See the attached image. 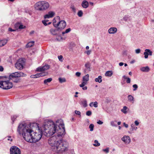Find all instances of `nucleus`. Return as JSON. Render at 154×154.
<instances>
[{
	"mask_svg": "<svg viewBox=\"0 0 154 154\" xmlns=\"http://www.w3.org/2000/svg\"><path fill=\"white\" fill-rule=\"evenodd\" d=\"M56 124L52 121L45 122L41 127L43 134L46 137L57 134L48 139V144L57 152L62 153L67 150L68 143L62 140V137L65 134L64 125L63 121L60 119L56 121Z\"/></svg>",
	"mask_w": 154,
	"mask_h": 154,
	"instance_id": "f257e3e1",
	"label": "nucleus"
},
{
	"mask_svg": "<svg viewBox=\"0 0 154 154\" xmlns=\"http://www.w3.org/2000/svg\"><path fill=\"white\" fill-rule=\"evenodd\" d=\"M19 134L22 135L24 139L30 143H35L42 138L43 131L36 123L20 124L18 127Z\"/></svg>",
	"mask_w": 154,
	"mask_h": 154,
	"instance_id": "f03ea898",
	"label": "nucleus"
},
{
	"mask_svg": "<svg viewBox=\"0 0 154 154\" xmlns=\"http://www.w3.org/2000/svg\"><path fill=\"white\" fill-rule=\"evenodd\" d=\"M49 3L45 1L38 2L34 5L35 9L39 11H43L46 10L49 8Z\"/></svg>",
	"mask_w": 154,
	"mask_h": 154,
	"instance_id": "7ed1b4c3",
	"label": "nucleus"
},
{
	"mask_svg": "<svg viewBox=\"0 0 154 154\" xmlns=\"http://www.w3.org/2000/svg\"><path fill=\"white\" fill-rule=\"evenodd\" d=\"M49 68H37L35 71L40 72V73L35 75H32L30 77L32 78H36L41 76H44L47 75L48 73L46 71L48 70Z\"/></svg>",
	"mask_w": 154,
	"mask_h": 154,
	"instance_id": "20e7f679",
	"label": "nucleus"
},
{
	"mask_svg": "<svg viewBox=\"0 0 154 154\" xmlns=\"http://www.w3.org/2000/svg\"><path fill=\"white\" fill-rule=\"evenodd\" d=\"M10 80L6 79V80L0 81V87L4 89H8L11 88L13 85L11 82H9Z\"/></svg>",
	"mask_w": 154,
	"mask_h": 154,
	"instance_id": "39448f33",
	"label": "nucleus"
},
{
	"mask_svg": "<svg viewBox=\"0 0 154 154\" xmlns=\"http://www.w3.org/2000/svg\"><path fill=\"white\" fill-rule=\"evenodd\" d=\"M26 75L23 72H16L11 74L8 77V79H11L18 78L20 76H25Z\"/></svg>",
	"mask_w": 154,
	"mask_h": 154,
	"instance_id": "423d86ee",
	"label": "nucleus"
},
{
	"mask_svg": "<svg viewBox=\"0 0 154 154\" xmlns=\"http://www.w3.org/2000/svg\"><path fill=\"white\" fill-rule=\"evenodd\" d=\"M25 60L23 58L19 59L15 64L16 67H23L25 65Z\"/></svg>",
	"mask_w": 154,
	"mask_h": 154,
	"instance_id": "0eeeda50",
	"label": "nucleus"
},
{
	"mask_svg": "<svg viewBox=\"0 0 154 154\" xmlns=\"http://www.w3.org/2000/svg\"><path fill=\"white\" fill-rule=\"evenodd\" d=\"M11 154H20V149L16 146H13L10 149Z\"/></svg>",
	"mask_w": 154,
	"mask_h": 154,
	"instance_id": "6e6552de",
	"label": "nucleus"
},
{
	"mask_svg": "<svg viewBox=\"0 0 154 154\" xmlns=\"http://www.w3.org/2000/svg\"><path fill=\"white\" fill-rule=\"evenodd\" d=\"M121 140L123 141L125 144H128L131 142V139L129 136H124L121 138Z\"/></svg>",
	"mask_w": 154,
	"mask_h": 154,
	"instance_id": "1a4fd4ad",
	"label": "nucleus"
},
{
	"mask_svg": "<svg viewBox=\"0 0 154 154\" xmlns=\"http://www.w3.org/2000/svg\"><path fill=\"white\" fill-rule=\"evenodd\" d=\"M58 27L59 26V29H64L66 26V23L64 20H61L59 21L57 23Z\"/></svg>",
	"mask_w": 154,
	"mask_h": 154,
	"instance_id": "9d476101",
	"label": "nucleus"
},
{
	"mask_svg": "<svg viewBox=\"0 0 154 154\" xmlns=\"http://www.w3.org/2000/svg\"><path fill=\"white\" fill-rule=\"evenodd\" d=\"M54 12L52 11L49 12L47 14L44 15V17L45 19L53 17L55 15Z\"/></svg>",
	"mask_w": 154,
	"mask_h": 154,
	"instance_id": "9b49d317",
	"label": "nucleus"
},
{
	"mask_svg": "<svg viewBox=\"0 0 154 154\" xmlns=\"http://www.w3.org/2000/svg\"><path fill=\"white\" fill-rule=\"evenodd\" d=\"M152 51H151L149 49H146L145 51L143 53L144 55V57L145 58H147L148 57V55H152Z\"/></svg>",
	"mask_w": 154,
	"mask_h": 154,
	"instance_id": "f8f14e48",
	"label": "nucleus"
},
{
	"mask_svg": "<svg viewBox=\"0 0 154 154\" xmlns=\"http://www.w3.org/2000/svg\"><path fill=\"white\" fill-rule=\"evenodd\" d=\"M117 30L116 27H111L108 29V32L110 34H114L116 32Z\"/></svg>",
	"mask_w": 154,
	"mask_h": 154,
	"instance_id": "ddd939ff",
	"label": "nucleus"
},
{
	"mask_svg": "<svg viewBox=\"0 0 154 154\" xmlns=\"http://www.w3.org/2000/svg\"><path fill=\"white\" fill-rule=\"evenodd\" d=\"M81 5L82 7L84 8H88L89 6V3L88 1L86 0H83L82 2Z\"/></svg>",
	"mask_w": 154,
	"mask_h": 154,
	"instance_id": "4468645a",
	"label": "nucleus"
},
{
	"mask_svg": "<svg viewBox=\"0 0 154 154\" xmlns=\"http://www.w3.org/2000/svg\"><path fill=\"white\" fill-rule=\"evenodd\" d=\"M79 103L84 107H86L88 106L87 100L85 99H83L81 101L79 102Z\"/></svg>",
	"mask_w": 154,
	"mask_h": 154,
	"instance_id": "2eb2a0df",
	"label": "nucleus"
},
{
	"mask_svg": "<svg viewBox=\"0 0 154 154\" xmlns=\"http://www.w3.org/2000/svg\"><path fill=\"white\" fill-rule=\"evenodd\" d=\"M58 31V29H51L50 30V32L53 35H57V33Z\"/></svg>",
	"mask_w": 154,
	"mask_h": 154,
	"instance_id": "dca6fc26",
	"label": "nucleus"
},
{
	"mask_svg": "<svg viewBox=\"0 0 154 154\" xmlns=\"http://www.w3.org/2000/svg\"><path fill=\"white\" fill-rule=\"evenodd\" d=\"M98 103L97 101H95L94 102H91L89 104V106L91 107L94 106L95 108H97L98 107Z\"/></svg>",
	"mask_w": 154,
	"mask_h": 154,
	"instance_id": "f3484780",
	"label": "nucleus"
},
{
	"mask_svg": "<svg viewBox=\"0 0 154 154\" xmlns=\"http://www.w3.org/2000/svg\"><path fill=\"white\" fill-rule=\"evenodd\" d=\"M8 42L7 40L4 39L0 41V47H2L6 44Z\"/></svg>",
	"mask_w": 154,
	"mask_h": 154,
	"instance_id": "a211bd4d",
	"label": "nucleus"
},
{
	"mask_svg": "<svg viewBox=\"0 0 154 154\" xmlns=\"http://www.w3.org/2000/svg\"><path fill=\"white\" fill-rule=\"evenodd\" d=\"M102 76L99 75L97 78H95V81L96 82H98L99 83H100L102 82Z\"/></svg>",
	"mask_w": 154,
	"mask_h": 154,
	"instance_id": "6ab92c4d",
	"label": "nucleus"
},
{
	"mask_svg": "<svg viewBox=\"0 0 154 154\" xmlns=\"http://www.w3.org/2000/svg\"><path fill=\"white\" fill-rule=\"evenodd\" d=\"M131 128L130 130L131 131H136L137 129V128L136 127L135 125L134 124H131Z\"/></svg>",
	"mask_w": 154,
	"mask_h": 154,
	"instance_id": "aec40b11",
	"label": "nucleus"
},
{
	"mask_svg": "<svg viewBox=\"0 0 154 154\" xmlns=\"http://www.w3.org/2000/svg\"><path fill=\"white\" fill-rule=\"evenodd\" d=\"M113 74L112 71H108L106 72L105 75L106 76L110 77Z\"/></svg>",
	"mask_w": 154,
	"mask_h": 154,
	"instance_id": "412c9836",
	"label": "nucleus"
},
{
	"mask_svg": "<svg viewBox=\"0 0 154 154\" xmlns=\"http://www.w3.org/2000/svg\"><path fill=\"white\" fill-rule=\"evenodd\" d=\"M89 75L88 74L85 75L83 77L82 81L87 82L89 80Z\"/></svg>",
	"mask_w": 154,
	"mask_h": 154,
	"instance_id": "4be33fe9",
	"label": "nucleus"
},
{
	"mask_svg": "<svg viewBox=\"0 0 154 154\" xmlns=\"http://www.w3.org/2000/svg\"><path fill=\"white\" fill-rule=\"evenodd\" d=\"M128 98L129 101L132 103H134V97L133 96L131 95H128Z\"/></svg>",
	"mask_w": 154,
	"mask_h": 154,
	"instance_id": "5701e85b",
	"label": "nucleus"
},
{
	"mask_svg": "<svg viewBox=\"0 0 154 154\" xmlns=\"http://www.w3.org/2000/svg\"><path fill=\"white\" fill-rule=\"evenodd\" d=\"M34 41H31L28 43L26 45L27 48L31 47H32L34 44Z\"/></svg>",
	"mask_w": 154,
	"mask_h": 154,
	"instance_id": "b1692460",
	"label": "nucleus"
},
{
	"mask_svg": "<svg viewBox=\"0 0 154 154\" xmlns=\"http://www.w3.org/2000/svg\"><path fill=\"white\" fill-rule=\"evenodd\" d=\"M141 71L144 72H147L150 70L149 68H140Z\"/></svg>",
	"mask_w": 154,
	"mask_h": 154,
	"instance_id": "393cba45",
	"label": "nucleus"
},
{
	"mask_svg": "<svg viewBox=\"0 0 154 154\" xmlns=\"http://www.w3.org/2000/svg\"><path fill=\"white\" fill-rule=\"evenodd\" d=\"M94 143L93 144V145L95 146H98L100 145V143L97 140H95L94 141Z\"/></svg>",
	"mask_w": 154,
	"mask_h": 154,
	"instance_id": "a878e982",
	"label": "nucleus"
},
{
	"mask_svg": "<svg viewBox=\"0 0 154 154\" xmlns=\"http://www.w3.org/2000/svg\"><path fill=\"white\" fill-rule=\"evenodd\" d=\"M59 82L60 83H62L63 82H65L66 81L65 78H59L58 79Z\"/></svg>",
	"mask_w": 154,
	"mask_h": 154,
	"instance_id": "bb28decb",
	"label": "nucleus"
},
{
	"mask_svg": "<svg viewBox=\"0 0 154 154\" xmlns=\"http://www.w3.org/2000/svg\"><path fill=\"white\" fill-rule=\"evenodd\" d=\"M117 122L116 121H112L110 122L111 125L113 127H117V125L116 124V123Z\"/></svg>",
	"mask_w": 154,
	"mask_h": 154,
	"instance_id": "cd10ccee",
	"label": "nucleus"
},
{
	"mask_svg": "<svg viewBox=\"0 0 154 154\" xmlns=\"http://www.w3.org/2000/svg\"><path fill=\"white\" fill-rule=\"evenodd\" d=\"M52 80V79L51 78H48L45 79L44 81V83L45 84H47L48 82H50Z\"/></svg>",
	"mask_w": 154,
	"mask_h": 154,
	"instance_id": "c85d7f7f",
	"label": "nucleus"
},
{
	"mask_svg": "<svg viewBox=\"0 0 154 154\" xmlns=\"http://www.w3.org/2000/svg\"><path fill=\"white\" fill-rule=\"evenodd\" d=\"M127 109V108L126 106H124L123 107V109H121V111L124 113L126 114L127 113L126 111Z\"/></svg>",
	"mask_w": 154,
	"mask_h": 154,
	"instance_id": "c756f323",
	"label": "nucleus"
},
{
	"mask_svg": "<svg viewBox=\"0 0 154 154\" xmlns=\"http://www.w3.org/2000/svg\"><path fill=\"white\" fill-rule=\"evenodd\" d=\"M83 14V13L82 10H80L79 11L77 14V15L79 17H81L82 16Z\"/></svg>",
	"mask_w": 154,
	"mask_h": 154,
	"instance_id": "7c9ffc66",
	"label": "nucleus"
},
{
	"mask_svg": "<svg viewBox=\"0 0 154 154\" xmlns=\"http://www.w3.org/2000/svg\"><path fill=\"white\" fill-rule=\"evenodd\" d=\"M94 127V125L93 124H90L89 126V128L90 129V131H93Z\"/></svg>",
	"mask_w": 154,
	"mask_h": 154,
	"instance_id": "2f4dec72",
	"label": "nucleus"
},
{
	"mask_svg": "<svg viewBox=\"0 0 154 154\" xmlns=\"http://www.w3.org/2000/svg\"><path fill=\"white\" fill-rule=\"evenodd\" d=\"M53 24L54 26L55 27H58V25H57V24H56V20L55 18H54L53 19Z\"/></svg>",
	"mask_w": 154,
	"mask_h": 154,
	"instance_id": "473e14b6",
	"label": "nucleus"
},
{
	"mask_svg": "<svg viewBox=\"0 0 154 154\" xmlns=\"http://www.w3.org/2000/svg\"><path fill=\"white\" fill-rule=\"evenodd\" d=\"M87 82L83 81L82 83L79 85V86L81 87H83L85 86V85L87 84Z\"/></svg>",
	"mask_w": 154,
	"mask_h": 154,
	"instance_id": "72a5a7b5",
	"label": "nucleus"
},
{
	"mask_svg": "<svg viewBox=\"0 0 154 154\" xmlns=\"http://www.w3.org/2000/svg\"><path fill=\"white\" fill-rule=\"evenodd\" d=\"M11 79L13 80V81L15 83L18 82L19 81V79L18 78Z\"/></svg>",
	"mask_w": 154,
	"mask_h": 154,
	"instance_id": "f704fd0d",
	"label": "nucleus"
},
{
	"mask_svg": "<svg viewBox=\"0 0 154 154\" xmlns=\"http://www.w3.org/2000/svg\"><path fill=\"white\" fill-rule=\"evenodd\" d=\"M72 9V11L74 13H75L76 12V9L75 6L73 5H72L70 7Z\"/></svg>",
	"mask_w": 154,
	"mask_h": 154,
	"instance_id": "c9c22d12",
	"label": "nucleus"
},
{
	"mask_svg": "<svg viewBox=\"0 0 154 154\" xmlns=\"http://www.w3.org/2000/svg\"><path fill=\"white\" fill-rule=\"evenodd\" d=\"M71 29L70 28H69L66 29V30L65 31L62 32V34H64L65 33H68L69 32L71 31Z\"/></svg>",
	"mask_w": 154,
	"mask_h": 154,
	"instance_id": "e433bc0d",
	"label": "nucleus"
},
{
	"mask_svg": "<svg viewBox=\"0 0 154 154\" xmlns=\"http://www.w3.org/2000/svg\"><path fill=\"white\" fill-rule=\"evenodd\" d=\"M129 18L128 16V15H126L123 17V20L125 21H127Z\"/></svg>",
	"mask_w": 154,
	"mask_h": 154,
	"instance_id": "4c0bfd02",
	"label": "nucleus"
},
{
	"mask_svg": "<svg viewBox=\"0 0 154 154\" xmlns=\"http://www.w3.org/2000/svg\"><path fill=\"white\" fill-rule=\"evenodd\" d=\"M134 88L133 89V91H136L138 88V86L136 84H134L132 86Z\"/></svg>",
	"mask_w": 154,
	"mask_h": 154,
	"instance_id": "58836bf2",
	"label": "nucleus"
},
{
	"mask_svg": "<svg viewBox=\"0 0 154 154\" xmlns=\"http://www.w3.org/2000/svg\"><path fill=\"white\" fill-rule=\"evenodd\" d=\"M92 114V112L91 111L89 110L87 111L86 112V115L88 116H90Z\"/></svg>",
	"mask_w": 154,
	"mask_h": 154,
	"instance_id": "ea45409f",
	"label": "nucleus"
},
{
	"mask_svg": "<svg viewBox=\"0 0 154 154\" xmlns=\"http://www.w3.org/2000/svg\"><path fill=\"white\" fill-rule=\"evenodd\" d=\"M17 117V116L16 115H13V116H12L11 117L12 120L13 122H14V121L15 120V119H16Z\"/></svg>",
	"mask_w": 154,
	"mask_h": 154,
	"instance_id": "a19ab883",
	"label": "nucleus"
},
{
	"mask_svg": "<svg viewBox=\"0 0 154 154\" xmlns=\"http://www.w3.org/2000/svg\"><path fill=\"white\" fill-rule=\"evenodd\" d=\"M103 151L106 153H108L109 151V148L108 147L106 148V149H103Z\"/></svg>",
	"mask_w": 154,
	"mask_h": 154,
	"instance_id": "79ce46f5",
	"label": "nucleus"
},
{
	"mask_svg": "<svg viewBox=\"0 0 154 154\" xmlns=\"http://www.w3.org/2000/svg\"><path fill=\"white\" fill-rule=\"evenodd\" d=\"M25 27H26V26H24L23 25H20H20L19 26V29H23L25 28Z\"/></svg>",
	"mask_w": 154,
	"mask_h": 154,
	"instance_id": "37998d69",
	"label": "nucleus"
},
{
	"mask_svg": "<svg viewBox=\"0 0 154 154\" xmlns=\"http://www.w3.org/2000/svg\"><path fill=\"white\" fill-rule=\"evenodd\" d=\"M91 50H89L85 51V53H86L87 55H89L91 54Z\"/></svg>",
	"mask_w": 154,
	"mask_h": 154,
	"instance_id": "c03bdc74",
	"label": "nucleus"
},
{
	"mask_svg": "<svg viewBox=\"0 0 154 154\" xmlns=\"http://www.w3.org/2000/svg\"><path fill=\"white\" fill-rule=\"evenodd\" d=\"M58 58L60 61H62L63 56L62 55L58 56Z\"/></svg>",
	"mask_w": 154,
	"mask_h": 154,
	"instance_id": "a18cd8bd",
	"label": "nucleus"
},
{
	"mask_svg": "<svg viewBox=\"0 0 154 154\" xmlns=\"http://www.w3.org/2000/svg\"><path fill=\"white\" fill-rule=\"evenodd\" d=\"M75 113L78 115H81V112L79 111L75 110Z\"/></svg>",
	"mask_w": 154,
	"mask_h": 154,
	"instance_id": "49530a36",
	"label": "nucleus"
},
{
	"mask_svg": "<svg viewBox=\"0 0 154 154\" xmlns=\"http://www.w3.org/2000/svg\"><path fill=\"white\" fill-rule=\"evenodd\" d=\"M19 25H20V23H17L15 24V27L16 28H18L19 29Z\"/></svg>",
	"mask_w": 154,
	"mask_h": 154,
	"instance_id": "de8ad7c7",
	"label": "nucleus"
},
{
	"mask_svg": "<svg viewBox=\"0 0 154 154\" xmlns=\"http://www.w3.org/2000/svg\"><path fill=\"white\" fill-rule=\"evenodd\" d=\"M8 79V77H7L6 76H0V79H3V80H4L5 79Z\"/></svg>",
	"mask_w": 154,
	"mask_h": 154,
	"instance_id": "09e8293b",
	"label": "nucleus"
},
{
	"mask_svg": "<svg viewBox=\"0 0 154 154\" xmlns=\"http://www.w3.org/2000/svg\"><path fill=\"white\" fill-rule=\"evenodd\" d=\"M140 52V49H137L135 50V52L136 54H139Z\"/></svg>",
	"mask_w": 154,
	"mask_h": 154,
	"instance_id": "8fccbe9b",
	"label": "nucleus"
},
{
	"mask_svg": "<svg viewBox=\"0 0 154 154\" xmlns=\"http://www.w3.org/2000/svg\"><path fill=\"white\" fill-rule=\"evenodd\" d=\"M85 66L86 67H89L90 66V63H87L85 64Z\"/></svg>",
	"mask_w": 154,
	"mask_h": 154,
	"instance_id": "3c124183",
	"label": "nucleus"
},
{
	"mask_svg": "<svg viewBox=\"0 0 154 154\" xmlns=\"http://www.w3.org/2000/svg\"><path fill=\"white\" fill-rule=\"evenodd\" d=\"M134 124L135 125H136V126H137L139 125V122L137 120H136L134 122Z\"/></svg>",
	"mask_w": 154,
	"mask_h": 154,
	"instance_id": "603ef678",
	"label": "nucleus"
},
{
	"mask_svg": "<svg viewBox=\"0 0 154 154\" xmlns=\"http://www.w3.org/2000/svg\"><path fill=\"white\" fill-rule=\"evenodd\" d=\"M126 82L127 83H130L131 82V79L128 78L126 79Z\"/></svg>",
	"mask_w": 154,
	"mask_h": 154,
	"instance_id": "864d4df0",
	"label": "nucleus"
},
{
	"mask_svg": "<svg viewBox=\"0 0 154 154\" xmlns=\"http://www.w3.org/2000/svg\"><path fill=\"white\" fill-rule=\"evenodd\" d=\"M97 123L99 125H102L103 124V122L99 120L97 122Z\"/></svg>",
	"mask_w": 154,
	"mask_h": 154,
	"instance_id": "5fc2aeb1",
	"label": "nucleus"
},
{
	"mask_svg": "<svg viewBox=\"0 0 154 154\" xmlns=\"http://www.w3.org/2000/svg\"><path fill=\"white\" fill-rule=\"evenodd\" d=\"M80 75L81 73L79 72H77L76 73V75L78 77Z\"/></svg>",
	"mask_w": 154,
	"mask_h": 154,
	"instance_id": "6e6d98bb",
	"label": "nucleus"
},
{
	"mask_svg": "<svg viewBox=\"0 0 154 154\" xmlns=\"http://www.w3.org/2000/svg\"><path fill=\"white\" fill-rule=\"evenodd\" d=\"M8 30L10 31H11V32H12V31H16V30L15 29H12L11 28H8Z\"/></svg>",
	"mask_w": 154,
	"mask_h": 154,
	"instance_id": "4d7b16f0",
	"label": "nucleus"
},
{
	"mask_svg": "<svg viewBox=\"0 0 154 154\" xmlns=\"http://www.w3.org/2000/svg\"><path fill=\"white\" fill-rule=\"evenodd\" d=\"M42 23L44 24V25L45 26H46L47 25V23H46L47 22H45V21H42Z\"/></svg>",
	"mask_w": 154,
	"mask_h": 154,
	"instance_id": "13d9d810",
	"label": "nucleus"
},
{
	"mask_svg": "<svg viewBox=\"0 0 154 154\" xmlns=\"http://www.w3.org/2000/svg\"><path fill=\"white\" fill-rule=\"evenodd\" d=\"M50 67V66L49 65L47 64V65H45V66H43L42 67H42V68H43V67Z\"/></svg>",
	"mask_w": 154,
	"mask_h": 154,
	"instance_id": "bf43d9fd",
	"label": "nucleus"
},
{
	"mask_svg": "<svg viewBox=\"0 0 154 154\" xmlns=\"http://www.w3.org/2000/svg\"><path fill=\"white\" fill-rule=\"evenodd\" d=\"M123 125L125 127L127 128L128 127V124H126L125 122L123 123Z\"/></svg>",
	"mask_w": 154,
	"mask_h": 154,
	"instance_id": "052dcab7",
	"label": "nucleus"
},
{
	"mask_svg": "<svg viewBox=\"0 0 154 154\" xmlns=\"http://www.w3.org/2000/svg\"><path fill=\"white\" fill-rule=\"evenodd\" d=\"M82 88V89L83 90H85L87 89V86H84Z\"/></svg>",
	"mask_w": 154,
	"mask_h": 154,
	"instance_id": "680f3d73",
	"label": "nucleus"
},
{
	"mask_svg": "<svg viewBox=\"0 0 154 154\" xmlns=\"http://www.w3.org/2000/svg\"><path fill=\"white\" fill-rule=\"evenodd\" d=\"M124 64V63H123L122 62H121L119 63V66H122Z\"/></svg>",
	"mask_w": 154,
	"mask_h": 154,
	"instance_id": "e2e57ef3",
	"label": "nucleus"
},
{
	"mask_svg": "<svg viewBox=\"0 0 154 154\" xmlns=\"http://www.w3.org/2000/svg\"><path fill=\"white\" fill-rule=\"evenodd\" d=\"M8 140H10V141H12V139H11V137H10V136L8 137Z\"/></svg>",
	"mask_w": 154,
	"mask_h": 154,
	"instance_id": "0e129e2a",
	"label": "nucleus"
},
{
	"mask_svg": "<svg viewBox=\"0 0 154 154\" xmlns=\"http://www.w3.org/2000/svg\"><path fill=\"white\" fill-rule=\"evenodd\" d=\"M122 78H123L124 79H127L128 78V77H126V76L125 75H124L122 77Z\"/></svg>",
	"mask_w": 154,
	"mask_h": 154,
	"instance_id": "69168bd1",
	"label": "nucleus"
},
{
	"mask_svg": "<svg viewBox=\"0 0 154 154\" xmlns=\"http://www.w3.org/2000/svg\"><path fill=\"white\" fill-rule=\"evenodd\" d=\"M90 68H86V69H85V71L86 72L87 71H90Z\"/></svg>",
	"mask_w": 154,
	"mask_h": 154,
	"instance_id": "338daca9",
	"label": "nucleus"
},
{
	"mask_svg": "<svg viewBox=\"0 0 154 154\" xmlns=\"http://www.w3.org/2000/svg\"><path fill=\"white\" fill-rule=\"evenodd\" d=\"M135 62V60H133L130 61V63L131 64H133Z\"/></svg>",
	"mask_w": 154,
	"mask_h": 154,
	"instance_id": "774afa93",
	"label": "nucleus"
}]
</instances>
